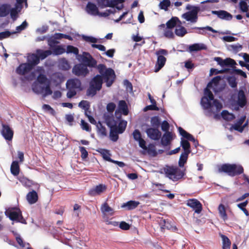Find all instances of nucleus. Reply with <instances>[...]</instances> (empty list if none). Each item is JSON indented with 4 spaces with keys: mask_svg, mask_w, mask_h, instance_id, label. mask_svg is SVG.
I'll use <instances>...</instances> for the list:
<instances>
[{
    "mask_svg": "<svg viewBox=\"0 0 249 249\" xmlns=\"http://www.w3.org/2000/svg\"><path fill=\"white\" fill-rule=\"evenodd\" d=\"M97 132L99 136L105 137L107 135V129L100 121H98L96 124Z\"/></svg>",
    "mask_w": 249,
    "mask_h": 249,
    "instance_id": "34",
    "label": "nucleus"
},
{
    "mask_svg": "<svg viewBox=\"0 0 249 249\" xmlns=\"http://www.w3.org/2000/svg\"><path fill=\"white\" fill-rule=\"evenodd\" d=\"M221 115L223 119L227 121H231L235 118V116L233 113H230L226 110H223Z\"/></svg>",
    "mask_w": 249,
    "mask_h": 249,
    "instance_id": "43",
    "label": "nucleus"
},
{
    "mask_svg": "<svg viewBox=\"0 0 249 249\" xmlns=\"http://www.w3.org/2000/svg\"><path fill=\"white\" fill-rule=\"evenodd\" d=\"M150 123L151 127L159 128L161 124V120L158 116H155L151 118Z\"/></svg>",
    "mask_w": 249,
    "mask_h": 249,
    "instance_id": "42",
    "label": "nucleus"
},
{
    "mask_svg": "<svg viewBox=\"0 0 249 249\" xmlns=\"http://www.w3.org/2000/svg\"><path fill=\"white\" fill-rule=\"evenodd\" d=\"M28 62L32 65L34 67L37 65L39 62V58L36 53H32L28 56L27 58Z\"/></svg>",
    "mask_w": 249,
    "mask_h": 249,
    "instance_id": "33",
    "label": "nucleus"
},
{
    "mask_svg": "<svg viewBox=\"0 0 249 249\" xmlns=\"http://www.w3.org/2000/svg\"><path fill=\"white\" fill-rule=\"evenodd\" d=\"M222 240V249H230L231 245V242L229 238L223 234H220Z\"/></svg>",
    "mask_w": 249,
    "mask_h": 249,
    "instance_id": "41",
    "label": "nucleus"
},
{
    "mask_svg": "<svg viewBox=\"0 0 249 249\" xmlns=\"http://www.w3.org/2000/svg\"><path fill=\"white\" fill-rule=\"evenodd\" d=\"M237 65L236 62L234 60L231 58H226L225 59H223L222 68L224 67H233Z\"/></svg>",
    "mask_w": 249,
    "mask_h": 249,
    "instance_id": "40",
    "label": "nucleus"
},
{
    "mask_svg": "<svg viewBox=\"0 0 249 249\" xmlns=\"http://www.w3.org/2000/svg\"><path fill=\"white\" fill-rule=\"evenodd\" d=\"M118 110L123 115H127L129 111L127 105L124 100H120L118 103Z\"/></svg>",
    "mask_w": 249,
    "mask_h": 249,
    "instance_id": "31",
    "label": "nucleus"
},
{
    "mask_svg": "<svg viewBox=\"0 0 249 249\" xmlns=\"http://www.w3.org/2000/svg\"><path fill=\"white\" fill-rule=\"evenodd\" d=\"M36 80L37 82L41 85H46L48 82H50V81L47 78L46 75L42 73H40L38 75Z\"/></svg>",
    "mask_w": 249,
    "mask_h": 249,
    "instance_id": "52",
    "label": "nucleus"
},
{
    "mask_svg": "<svg viewBox=\"0 0 249 249\" xmlns=\"http://www.w3.org/2000/svg\"><path fill=\"white\" fill-rule=\"evenodd\" d=\"M78 107L84 110L86 113L90 107V103L87 100H82L79 103Z\"/></svg>",
    "mask_w": 249,
    "mask_h": 249,
    "instance_id": "53",
    "label": "nucleus"
},
{
    "mask_svg": "<svg viewBox=\"0 0 249 249\" xmlns=\"http://www.w3.org/2000/svg\"><path fill=\"white\" fill-rule=\"evenodd\" d=\"M65 52L67 53H73L75 55H77L79 53V49L73 46L68 45Z\"/></svg>",
    "mask_w": 249,
    "mask_h": 249,
    "instance_id": "54",
    "label": "nucleus"
},
{
    "mask_svg": "<svg viewBox=\"0 0 249 249\" xmlns=\"http://www.w3.org/2000/svg\"><path fill=\"white\" fill-rule=\"evenodd\" d=\"M186 9L189 10V12H191V14L196 16H198V13L200 10L199 6L191 5L189 4L186 5Z\"/></svg>",
    "mask_w": 249,
    "mask_h": 249,
    "instance_id": "44",
    "label": "nucleus"
},
{
    "mask_svg": "<svg viewBox=\"0 0 249 249\" xmlns=\"http://www.w3.org/2000/svg\"><path fill=\"white\" fill-rule=\"evenodd\" d=\"M147 137L152 140L159 141L162 136L161 132L158 128L149 126L145 130Z\"/></svg>",
    "mask_w": 249,
    "mask_h": 249,
    "instance_id": "13",
    "label": "nucleus"
},
{
    "mask_svg": "<svg viewBox=\"0 0 249 249\" xmlns=\"http://www.w3.org/2000/svg\"><path fill=\"white\" fill-rule=\"evenodd\" d=\"M180 146L183 150V153L188 154L191 153V144L189 141L185 140L183 138H181Z\"/></svg>",
    "mask_w": 249,
    "mask_h": 249,
    "instance_id": "35",
    "label": "nucleus"
},
{
    "mask_svg": "<svg viewBox=\"0 0 249 249\" xmlns=\"http://www.w3.org/2000/svg\"><path fill=\"white\" fill-rule=\"evenodd\" d=\"M47 42L48 45L52 50L57 46V44L59 43L53 36H48V37L47 38Z\"/></svg>",
    "mask_w": 249,
    "mask_h": 249,
    "instance_id": "47",
    "label": "nucleus"
},
{
    "mask_svg": "<svg viewBox=\"0 0 249 249\" xmlns=\"http://www.w3.org/2000/svg\"><path fill=\"white\" fill-rule=\"evenodd\" d=\"M186 204L188 206L192 208L195 212L197 214H199L202 210L201 203L196 199H189L187 200Z\"/></svg>",
    "mask_w": 249,
    "mask_h": 249,
    "instance_id": "14",
    "label": "nucleus"
},
{
    "mask_svg": "<svg viewBox=\"0 0 249 249\" xmlns=\"http://www.w3.org/2000/svg\"><path fill=\"white\" fill-rule=\"evenodd\" d=\"M116 121H118V124L116 125V127H114L119 134H122L125 130L127 122V121L122 120L121 116L117 117Z\"/></svg>",
    "mask_w": 249,
    "mask_h": 249,
    "instance_id": "20",
    "label": "nucleus"
},
{
    "mask_svg": "<svg viewBox=\"0 0 249 249\" xmlns=\"http://www.w3.org/2000/svg\"><path fill=\"white\" fill-rule=\"evenodd\" d=\"M189 154L188 153L182 152L178 160V166L179 167L184 166L185 163L187 162Z\"/></svg>",
    "mask_w": 249,
    "mask_h": 249,
    "instance_id": "45",
    "label": "nucleus"
},
{
    "mask_svg": "<svg viewBox=\"0 0 249 249\" xmlns=\"http://www.w3.org/2000/svg\"><path fill=\"white\" fill-rule=\"evenodd\" d=\"M59 65L62 70H68L70 69L69 62L65 59H62L60 62Z\"/></svg>",
    "mask_w": 249,
    "mask_h": 249,
    "instance_id": "64",
    "label": "nucleus"
},
{
    "mask_svg": "<svg viewBox=\"0 0 249 249\" xmlns=\"http://www.w3.org/2000/svg\"><path fill=\"white\" fill-rule=\"evenodd\" d=\"M193 29L202 30L201 32L199 31V32H198V34H201V35L204 34V30H208V31H211L212 33H216L218 32V31L213 29L212 27L209 26H207L206 27H195L193 28Z\"/></svg>",
    "mask_w": 249,
    "mask_h": 249,
    "instance_id": "51",
    "label": "nucleus"
},
{
    "mask_svg": "<svg viewBox=\"0 0 249 249\" xmlns=\"http://www.w3.org/2000/svg\"><path fill=\"white\" fill-rule=\"evenodd\" d=\"M72 72L77 76L85 77L89 73V71L85 64L78 63L73 66Z\"/></svg>",
    "mask_w": 249,
    "mask_h": 249,
    "instance_id": "10",
    "label": "nucleus"
},
{
    "mask_svg": "<svg viewBox=\"0 0 249 249\" xmlns=\"http://www.w3.org/2000/svg\"><path fill=\"white\" fill-rule=\"evenodd\" d=\"M22 8L15 6L10 8V16L11 18L15 21L18 18V14L20 12Z\"/></svg>",
    "mask_w": 249,
    "mask_h": 249,
    "instance_id": "38",
    "label": "nucleus"
},
{
    "mask_svg": "<svg viewBox=\"0 0 249 249\" xmlns=\"http://www.w3.org/2000/svg\"><path fill=\"white\" fill-rule=\"evenodd\" d=\"M218 211L220 217L224 220V221L228 219V216L224 205L221 204L219 205Z\"/></svg>",
    "mask_w": 249,
    "mask_h": 249,
    "instance_id": "50",
    "label": "nucleus"
},
{
    "mask_svg": "<svg viewBox=\"0 0 249 249\" xmlns=\"http://www.w3.org/2000/svg\"><path fill=\"white\" fill-rule=\"evenodd\" d=\"M223 79L221 76L218 75L213 77L210 81L207 87L204 90V96L201 98L200 104L204 109H210L212 107V100L213 95L210 89H212L215 93L222 91L225 88V84L220 85V81Z\"/></svg>",
    "mask_w": 249,
    "mask_h": 249,
    "instance_id": "1",
    "label": "nucleus"
},
{
    "mask_svg": "<svg viewBox=\"0 0 249 249\" xmlns=\"http://www.w3.org/2000/svg\"><path fill=\"white\" fill-rule=\"evenodd\" d=\"M171 5V1L170 0H163L159 3V7L160 9H163L165 11L168 10V8Z\"/></svg>",
    "mask_w": 249,
    "mask_h": 249,
    "instance_id": "55",
    "label": "nucleus"
},
{
    "mask_svg": "<svg viewBox=\"0 0 249 249\" xmlns=\"http://www.w3.org/2000/svg\"><path fill=\"white\" fill-rule=\"evenodd\" d=\"M239 7L243 12H247L248 11V5L246 0H241L239 2Z\"/></svg>",
    "mask_w": 249,
    "mask_h": 249,
    "instance_id": "63",
    "label": "nucleus"
},
{
    "mask_svg": "<svg viewBox=\"0 0 249 249\" xmlns=\"http://www.w3.org/2000/svg\"><path fill=\"white\" fill-rule=\"evenodd\" d=\"M140 204L139 201L135 200H130L125 203H124L121 207L125 208L127 210H131L135 209Z\"/></svg>",
    "mask_w": 249,
    "mask_h": 249,
    "instance_id": "26",
    "label": "nucleus"
},
{
    "mask_svg": "<svg viewBox=\"0 0 249 249\" xmlns=\"http://www.w3.org/2000/svg\"><path fill=\"white\" fill-rule=\"evenodd\" d=\"M187 33L186 28L180 24H178V27L175 30V34L179 37H183Z\"/></svg>",
    "mask_w": 249,
    "mask_h": 249,
    "instance_id": "36",
    "label": "nucleus"
},
{
    "mask_svg": "<svg viewBox=\"0 0 249 249\" xmlns=\"http://www.w3.org/2000/svg\"><path fill=\"white\" fill-rule=\"evenodd\" d=\"M10 171L11 174L15 176L18 175L19 172V166L18 161L15 160L12 162L10 167Z\"/></svg>",
    "mask_w": 249,
    "mask_h": 249,
    "instance_id": "39",
    "label": "nucleus"
},
{
    "mask_svg": "<svg viewBox=\"0 0 249 249\" xmlns=\"http://www.w3.org/2000/svg\"><path fill=\"white\" fill-rule=\"evenodd\" d=\"M167 54L168 51L165 49H160L156 52L158 58L156 63L155 72L159 71L164 66L166 58L163 55H166Z\"/></svg>",
    "mask_w": 249,
    "mask_h": 249,
    "instance_id": "8",
    "label": "nucleus"
},
{
    "mask_svg": "<svg viewBox=\"0 0 249 249\" xmlns=\"http://www.w3.org/2000/svg\"><path fill=\"white\" fill-rule=\"evenodd\" d=\"M79 56L81 57L82 63L85 64L86 67L97 68V61L89 53L84 52L83 54Z\"/></svg>",
    "mask_w": 249,
    "mask_h": 249,
    "instance_id": "9",
    "label": "nucleus"
},
{
    "mask_svg": "<svg viewBox=\"0 0 249 249\" xmlns=\"http://www.w3.org/2000/svg\"><path fill=\"white\" fill-rule=\"evenodd\" d=\"M52 50V54L54 55H59L65 53V48L61 45H57Z\"/></svg>",
    "mask_w": 249,
    "mask_h": 249,
    "instance_id": "48",
    "label": "nucleus"
},
{
    "mask_svg": "<svg viewBox=\"0 0 249 249\" xmlns=\"http://www.w3.org/2000/svg\"><path fill=\"white\" fill-rule=\"evenodd\" d=\"M181 17L187 21H190L193 23L196 22L198 19V16H195L188 11L183 14Z\"/></svg>",
    "mask_w": 249,
    "mask_h": 249,
    "instance_id": "32",
    "label": "nucleus"
},
{
    "mask_svg": "<svg viewBox=\"0 0 249 249\" xmlns=\"http://www.w3.org/2000/svg\"><path fill=\"white\" fill-rule=\"evenodd\" d=\"M11 5L9 4L4 3L0 6V17H5L9 15L10 12Z\"/></svg>",
    "mask_w": 249,
    "mask_h": 249,
    "instance_id": "30",
    "label": "nucleus"
},
{
    "mask_svg": "<svg viewBox=\"0 0 249 249\" xmlns=\"http://www.w3.org/2000/svg\"><path fill=\"white\" fill-rule=\"evenodd\" d=\"M102 154L103 158L106 161L111 162L112 159L110 157L109 151L107 149H101L100 152Z\"/></svg>",
    "mask_w": 249,
    "mask_h": 249,
    "instance_id": "56",
    "label": "nucleus"
},
{
    "mask_svg": "<svg viewBox=\"0 0 249 249\" xmlns=\"http://www.w3.org/2000/svg\"><path fill=\"white\" fill-rule=\"evenodd\" d=\"M101 210L103 213H112L113 209L108 206L107 203H104L101 206Z\"/></svg>",
    "mask_w": 249,
    "mask_h": 249,
    "instance_id": "60",
    "label": "nucleus"
},
{
    "mask_svg": "<svg viewBox=\"0 0 249 249\" xmlns=\"http://www.w3.org/2000/svg\"><path fill=\"white\" fill-rule=\"evenodd\" d=\"M86 12L89 15L97 16L99 10L96 4L91 2H88L86 7Z\"/></svg>",
    "mask_w": 249,
    "mask_h": 249,
    "instance_id": "22",
    "label": "nucleus"
},
{
    "mask_svg": "<svg viewBox=\"0 0 249 249\" xmlns=\"http://www.w3.org/2000/svg\"><path fill=\"white\" fill-rule=\"evenodd\" d=\"M1 134L7 141H11L13 137L14 132L9 125L2 124L0 130Z\"/></svg>",
    "mask_w": 249,
    "mask_h": 249,
    "instance_id": "15",
    "label": "nucleus"
},
{
    "mask_svg": "<svg viewBox=\"0 0 249 249\" xmlns=\"http://www.w3.org/2000/svg\"><path fill=\"white\" fill-rule=\"evenodd\" d=\"M172 30V29L167 28L166 27L164 31V36L168 38H173L174 37V34Z\"/></svg>",
    "mask_w": 249,
    "mask_h": 249,
    "instance_id": "62",
    "label": "nucleus"
},
{
    "mask_svg": "<svg viewBox=\"0 0 249 249\" xmlns=\"http://www.w3.org/2000/svg\"><path fill=\"white\" fill-rule=\"evenodd\" d=\"M36 53L39 56V60L44 59L48 56L51 55L52 54V52L50 50H46L43 51L41 49H37L36 50Z\"/></svg>",
    "mask_w": 249,
    "mask_h": 249,
    "instance_id": "37",
    "label": "nucleus"
},
{
    "mask_svg": "<svg viewBox=\"0 0 249 249\" xmlns=\"http://www.w3.org/2000/svg\"><path fill=\"white\" fill-rule=\"evenodd\" d=\"M26 198L30 204H34L38 200L37 194L36 191L33 190L27 194Z\"/></svg>",
    "mask_w": 249,
    "mask_h": 249,
    "instance_id": "29",
    "label": "nucleus"
},
{
    "mask_svg": "<svg viewBox=\"0 0 249 249\" xmlns=\"http://www.w3.org/2000/svg\"><path fill=\"white\" fill-rule=\"evenodd\" d=\"M103 84V79L100 75H96L89 82V87L86 90V95L93 97L96 95L97 92L101 90Z\"/></svg>",
    "mask_w": 249,
    "mask_h": 249,
    "instance_id": "4",
    "label": "nucleus"
},
{
    "mask_svg": "<svg viewBox=\"0 0 249 249\" xmlns=\"http://www.w3.org/2000/svg\"><path fill=\"white\" fill-rule=\"evenodd\" d=\"M247 104V99L243 90L239 89L237 94V104L240 107H243Z\"/></svg>",
    "mask_w": 249,
    "mask_h": 249,
    "instance_id": "21",
    "label": "nucleus"
},
{
    "mask_svg": "<svg viewBox=\"0 0 249 249\" xmlns=\"http://www.w3.org/2000/svg\"><path fill=\"white\" fill-rule=\"evenodd\" d=\"M42 109L44 111L48 112L51 115H54L55 113V110L49 105L44 104L42 106Z\"/></svg>",
    "mask_w": 249,
    "mask_h": 249,
    "instance_id": "58",
    "label": "nucleus"
},
{
    "mask_svg": "<svg viewBox=\"0 0 249 249\" xmlns=\"http://www.w3.org/2000/svg\"><path fill=\"white\" fill-rule=\"evenodd\" d=\"M17 32H11L9 30H6L4 32H0V40L9 37L11 35L16 34Z\"/></svg>",
    "mask_w": 249,
    "mask_h": 249,
    "instance_id": "57",
    "label": "nucleus"
},
{
    "mask_svg": "<svg viewBox=\"0 0 249 249\" xmlns=\"http://www.w3.org/2000/svg\"><path fill=\"white\" fill-rule=\"evenodd\" d=\"M218 171L219 172L227 174L230 177H233L243 173L244 168L240 164L224 163L221 165Z\"/></svg>",
    "mask_w": 249,
    "mask_h": 249,
    "instance_id": "5",
    "label": "nucleus"
},
{
    "mask_svg": "<svg viewBox=\"0 0 249 249\" xmlns=\"http://www.w3.org/2000/svg\"><path fill=\"white\" fill-rule=\"evenodd\" d=\"M33 91L37 94H42L43 97L51 95L53 91L51 89V82H48L45 86H39L33 88Z\"/></svg>",
    "mask_w": 249,
    "mask_h": 249,
    "instance_id": "12",
    "label": "nucleus"
},
{
    "mask_svg": "<svg viewBox=\"0 0 249 249\" xmlns=\"http://www.w3.org/2000/svg\"><path fill=\"white\" fill-rule=\"evenodd\" d=\"M213 15H216L219 18L226 20H231L232 18V16L230 13L225 10L212 11Z\"/></svg>",
    "mask_w": 249,
    "mask_h": 249,
    "instance_id": "17",
    "label": "nucleus"
},
{
    "mask_svg": "<svg viewBox=\"0 0 249 249\" xmlns=\"http://www.w3.org/2000/svg\"><path fill=\"white\" fill-rule=\"evenodd\" d=\"M5 215L13 221L17 222L26 224L27 222L22 215L21 211L16 207H11L6 209Z\"/></svg>",
    "mask_w": 249,
    "mask_h": 249,
    "instance_id": "6",
    "label": "nucleus"
},
{
    "mask_svg": "<svg viewBox=\"0 0 249 249\" xmlns=\"http://www.w3.org/2000/svg\"><path fill=\"white\" fill-rule=\"evenodd\" d=\"M159 173L164 174L165 177L173 182L181 179L186 175L185 169L181 170L178 167L174 165H165Z\"/></svg>",
    "mask_w": 249,
    "mask_h": 249,
    "instance_id": "2",
    "label": "nucleus"
},
{
    "mask_svg": "<svg viewBox=\"0 0 249 249\" xmlns=\"http://www.w3.org/2000/svg\"><path fill=\"white\" fill-rule=\"evenodd\" d=\"M106 186L103 184H99L95 186L94 188L90 189L89 194L92 196H94L97 194H100L102 193L105 189Z\"/></svg>",
    "mask_w": 249,
    "mask_h": 249,
    "instance_id": "28",
    "label": "nucleus"
},
{
    "mask_svg": "<svg viewBox=\"0 0 249 249\" xmlns=\"http://www.w3.org/2000/svg\"><path fill=\"white\" fill-rule=\"evenodd\" d=\"M81 37L83 40L85 41L92 43L91 46L93 48H96L98 49L99 50L103 52H105L106 51V47L101 44H96V43L98 42L99 39L95 37L89 36H87L85 35H82Z\"/></svg>",
    "mask_w": 249,
    "mask_h": 249,
    "instance_id": "11",
    "label": "nucleus"
},
{
    "mask_svg": "<svg viewBox=\"0 0 249 249\" xmlns=\"http://www.w3.org/2000/svg\"><path fill=\"white\" fill-rule=\"evenodd\" d=\"M160 143L163 146H166L170 144L173 140V135L171 132H164L161 137Z\"/></svg>",
    "mask_w": 249,
    "mask_h": 249,
    "instance_id": "19",
    "label": "nucleus"
},
{
    "mask_svg": "<svg viewBox=\"0 0 249 249\" xmlns=\"http://www.w3.org/2000/svg\"><path fill=\"white\" fill-rule=\"evenodd\" d=\"M116 107V104L113 102H110L108 103L107 105V112H106L104 114L103 118L106 122V115H108L109 116H111L112 117L113 120H115L113 114V112H114L115 108Z\"/></svg>",
    "mask_w": 249,
    "mask_h": 249,
    "instance_id": "24",
    "label": "nucleus"
},
{
    "mask_svg": "<svg viewBox=\"0 0 249 249\" xmlns=\"http://www.w3.org/2000/svg\"><path fill=\"white\" fill-rule=\"evenodd\" d=\"M101 78L106 83L107 87L112 86L116 79V74L114 71L110 68H107L103 64H100L97 66Z\"/></svg>",
    "mask_w": 249,
    "mask_h": 249,
    "instance_id": "3",
    "label": "nucleus"
},
{
    "mask_svg": "<svg viewBox=\"0 0 249 249\" xmlns=\"http://www.w3.org/2000/svg\"><path fill=\"white\" fill-rule=\"evenodd\" d=\"M81 82L78 78L69 79L66 82L67 89H80Z\"/></svg>",
    "mask_w": 249,
    "mask_h": 249,
    "instance_id": "18",
    "label": "nucleus"
},
{
    "mask_svg": "<svg viewBox=\"0 0 249 249\" xmlns=\"http://www.w3.org/2000/svg\"><path fill=\"white\" fill-rule=\"evenodd\" d=\"M19 180L24 186L26 187H30L32 184L31 180L24 177H20Z\"/></svg>",
    "mask_w": 249,
    "mask_h": 249,
    "instance_id": "59",
    "label": "nucleus"
},
{
    "mask_svg": "<svg viewBox=\"0 0 249 249\" xmlns=\"http://www.w3.org/2000/svg\"><path fill=\"white\" fill-rule=\"evenodd\" d=\"M106 124L107 126L110 128L109 132V139L113 142H116L119 139L118 131L114 129V127H116V125L118 124V121L115 120H113L111 116H109L108 114L106 116Z\"/></svg>",
    "mask_w": 249,
    "mask_h": 249,
    "instance_id": "7",
    "label": "nucleus"
},
{
    "mask_svg": "<svg viewBox=\"0 0 249 249\" xmlns=\"http://www.w3.org/2000/svg\"><path fill=\"white\" fill-rule=\"evenodd\" d=\"M178 131L180 135L185 140L188 141H194V136L183 129L181 127L179 126L178 127Z\"/></svg>",
    "mask_w": 249,
    "mask_h": 249,
    "instance_id": "27",
    "label": "nucleus"
},
{
    "mask_svg": "<svg viewBox=\"0 0 249 249\" xmlns=\"http://www.w3.org/2000/svg\"><path fill=\"white\" fill-rule=\"evenodd\" d=\"M143 111L146 112L148 110H160L159 107L157 106V104H151V105L146 106L143 109Z\"/></svg>",
    "mask_w": 249,
    "mask_h": 249,
    "instance_id": "61",
    "label": "nucleus"
},
{
    "mask_svg": "<svg viewBox=\"0 0 249 249\" xmlns=\"http://www.w3.org/2000/svg\"><path fill=\"white\" fill-rule=\"evenodd\" d=\"M34 67L29 63H24L20 64L16 69L17 73L19 75H24L29 73Z\"/></svg>",
    "mask_w": 249,
    "mask_h": 249,
    "instance_id": "16",
    "label": "nucleus"
},
{
    "mask_svg": "<svg viewBox=\"0 0 249 249\" xmlns=\"http://www.w3.org/2000/svg\"><path fill=\"white\" fill-rule=\"evenodd\" d=\"M207 49V46L203 43H194L189 46L190 52H197Z\"/></svg>",
    "mask_w": 249,
    "mask_h": 249,
    "instance_id": "25",
    "label": "nucleus"
},
{
    "mask_svg": "<svg viewBox=\"0 0 249 249\" xmlns=\"http://www.w3.org/2000/svg\"><path fill=\"white\" fill-rule=\"evenodd\" d=\"M227 82L229 85V86L233 88H237V82L236 81V78L233 75L229 76L227 78Z\"/></svg>",
    "mask_w": 249,
    "mask_h": 249,
    "instance_id": "46",
    "label": "nucleus"
},
{
    "mask_svg": "<svg viewBox=\"0 0 249 249\" xmlns=\"http://www.w3.org/2000/svg\"><path fill=\"white\" fill-rule=\"evenodd\" d=\"M185 22H181L177 17H173L166 23V27L169 29H173L175 27H178V24H185Z\"/></svg>",
    "mask_w": 249,
    "mask_h": 249,
    "instance_id": "23",
    "label": "nucleus"
},
{
    "mask_svg": "<svg viewBox=\"0 0 249 249\" xmlns=\"http://www.w3.org/2000/svg\"><path fill=\"white\" fill-rule=\"evenodd\" d=\"M145 150H146L149 155H151L153 157H156L158 155V152L153 144H149Z\"/></svg>",
    "mask_w": 249,
    "mask_h": 249,
    "instance_id": "49",
    "label": "nucleus"
}]
</instances>
